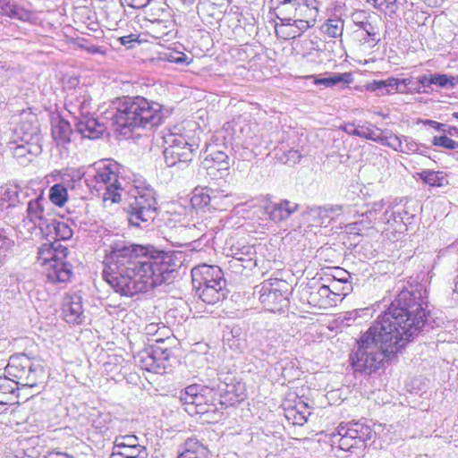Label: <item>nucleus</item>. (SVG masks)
<instances>
[{
	"label": "nucleus",
	"mask_w": 458,
	"mask_h": 458,
	"mask_svg": "<svg viewBox=\"0 0 458 458\" xmlns=\"http://www.w3.org/2000/svg\"><path fill=\"white\" fill-rule=\"evenodd\" d=\"M423 292L422 288L402 290L360 335L350 355L354 372L376 373L424 329L428 313Z\"/></svg>",
	"instance_id": "1"
},
{
	"label": "nucleus",
	"mask_w": 458,
	"mask_h": 458,
	"mask_svg": "<svg viewBox=\"0 0 458 458\" xmlns=\"http://www.w3.org/2000/svg\"><path fill=\"white\" fill-rule=\"evenodd\" d=\"M103 276L115 293L133 297L170 281L179 267L174 252L116 239L106 244Z\"/></svg>",
	"instance_id": "2"
},
{
	"label": "nucleus",
	"mask_w": 458,
	"mask_h": 458,
	"mask_svg": "<svg viewBox=\"0 0 458 458\" xmlns=\"http://www.w3.org/2000/svg\"><path fill=\"white\" fill-rule=\"evenodd\" d=\"M114 106L113 121L115 131L124 136L138 129L150 130L157 127L168 114L162 105L141 96L120 98Z\"/></svg>",
	"instance_id": "3"
},
{
	"label": "nucleus",
	"mask_w": 458,
	"mask_h": 458,
	"mask_svg": "<svg viewBox=\"0 0 458 458\" xmlns=\"http://www.w3.org/2000/svg\"><path fill=\"white\" fill-rule=\"evenodd\" d=\"M123 167L114 160L106 159L96 162L84 171L83 168L72 171V184H68L72 190L81 186V181L85 178V182L89 188L97 191L102 196L104 203L109 201L111 204L118 203L122 199V191L123 190L121 179L123 177Z\"/></svg>",
	"instance_id": "4"
},
{
	"label": "nucleus",
	"mask_w": 458,
	"mask_h": 458,
	"mask_svg": "<svg viewBox=\"0 0 458 458\" xmlns=\"http://www.w3.org/2000/svg\"><path fill=\"white\" fill-rule=\"evenodd\" d=\"M40 361L24 352L10 356L4 368V375L0 376V398H18L15 392L21 388H33L44 376Z\"/></svg>",
	"instance_id": "5"
},
{
	"label": "nucleus",
	"mask_w": 458,
	"mask_h": 458,
	"mask_svg": "<svg viewBox=\"0 0 458 458\" xmlns=\"http://www.w3.org/2000/svg\"><path fill=\"white\" fill-rule=\"evenodd\" d=\"M123 210L131 226L148 228L157 216L158 203L155 189L141 176L133 174Z\"/></svg>",
	"instance_id": "6"
},
{
	"label": "nucleus",
	"mask_w": 458,
	"mask_h": 458,
	"mask_svg": "<svg viewBox=\"0 0 458 458\" xmlns=\"http://www.w3.org/2000/svg\"><path fill=\"white\" fill-rule=\"evenodd\" d=\"M179 399L190 415H207L208 419L215 421L220 420L223 416L211 380L206 386L199 384L188 386L180 391Z\"/></svg>",
	"instance_id": "7"
},
{
	"label": "nucleus",
	"mask_w": 458,
	"mask_h": 458,
	"mask_svg": "<svg viewBox=\"0 0 458 458\" xmlns=\"http://www.w3.org/2000/svg\"><path fill=\"white\" fill-rule=\"evenodd\" d=\"M376 435L365 419L340 423L332 434L331 440L341 450L356 455L361 454Z\"/></svg>",
	"instance_id": "8"
},
{
	"label": "nucleus",
	"mask_w": 458,
	"mask_h": 458,
	"mask_svg": "<svg viewBox=\"0 0 458 458\" xmlns=\"http://www.w3.org/2000/svg\"><path fill=\"white\" fill-rule=\"evenodd\" d=\"M38 260L46 267V276L49 282L65 284L72 278V266L64 259L68 255L67 247L60 242L43 243L38 250Z\"/></svg>",
	"instance_id": "9"
},
{
	"label": "nucleus",
	"mask_w": 458,
	"mask_h": 458,
	"mask_svg": "<svg viewBox=\"0 0 458 458\" xmlns=\"http://www.w3.org/2000/svg\"><path fill=\"white\" fill-rule=\"evenodd\" d=\"M259 294L260 303L267 311L281 313L289 307V286L284 280L272 278L264 281Z\"/></svg>",
	"instance_id": "10"
},
{
	"label": "nucleus",
	"mask_w": 458,
	"mask_h": 458,
	"mask_svg": "<svg viewBox=\"0 0 458 458\" xmlns=\"http://www.w3.org/2000/svg\"><path fill=\"white\" fill-rule=\"evenodd\" d=\"M215 386L221 411L241 403L246 397L244 385L229 373L220 370L217 379L211 380Z\"/></svg>",
	"instance_id": "11"
},
{
	"label": "nucleus",
	"mask_w": 458,
	"mask_h": 458,
	"mask_svg": "<svg viewBox=\"0 0 458 458\" xmlns=\"http://www.w3.org/2000/svg\"><path fill=\"white\" fill-rule=\"evenodd\" d=\"M13 140L14 143H37L42 144L43 136L37 114L30 109H23L19 114L13 115Z\"/></svg>",
	"instance_id": "12"
},
{
	"label": "nucleus",
	"mask_w": 458,
	"mask_h": 458,
	"mask_svg": "<svg viewBox=\"0 0 458 458\" xmlns=\"http://www.w3.org/2000/svg\"><path fill=\"white\" fill-rule=\"evenodd\" d=\"M171 354V349L157 345L141 352L139 356L142 369L149 372L162 374L170 366Z\"/></svg>",
	"instance_id": "13"
},
{
	"label": "nucleus",
	"mask_w": 458,
	"mask_h": 458,
	"mask_svg": "<svg viewBox=\"0 0 458 458\" xmlns=\"http://www.w3.org/2000/svg\"><path fill=\"white\" fill-rule=\"evenodd\" d=\"M275 5L274 13L280 21V31L286 34L287 31L294 30V20L297 13V0H271Z\"/></svg>",
	"instance_id": "14"
},
{
	"label": "nucleus",
	"mask_w": 458,
	"mask_h": 458,
	"mask_svg": "<svg viewBox=\"0 0 458 458\" xmlns=\"http://www.w3.org/2000/svg\"><path fill=\"white\" fill-rule=\"evenodd\" d=\"M231 127L236 142L248 143L250 146L262 143L261 135L258 133L259 126L256 123L238 118L232 122Z\"/></svg>",
	"instance_id": "15"
},
{
	"label": "nucleus",
	"mask_w": 458,
	"mask_h": 458,
	"mask_svg": "<svg viewBox=\"0 0 458 458\" xmlns=\"http://www.w3.org/2000/svg\"><path fill=\"white\" fill-rule=\"evenodd\" d=\"M318 13V7H307L298 4L296 18L294 23H293L294 30L286 32L287 38H294L299 37L310 28L315 26Z\"/></svg>",
	"instance_id": "16"
},
{
	"label": "nucleus",
	"mask_w": 458,
	"mask_h": 458,
	"mask_svg": "<svg viewBox=\"0 0 458 458\" xmlns=\"http://www.w3.org/2000/svg\"><path fill=\"white\" fill-rule=\"evenodd\" d=\"M331 291L329 284H309L304 290L308 303L313 307L323 309L336 305Z\"/></svg>",
	"instance_id": "17"
},
{
	"label": "nucleus",
	"mask_w": 458,
	"mask_h": 458,
	"mask_svg": "<svg viewBox=\"0 0 458 458\" xmlns=\"http://www.w3.org/2000/svg\"><path fill=\"white\" fill-rule=\"evenodd\" d=\"M192 285L193 287H199L200 284H207V282H213V284H225L224 273L217 266H210L201 264L192 268L191 270Z\"/></svg>",
	"instance_id": "18"
},
{
	"label": "nucleus",
	"mask_w": 458,
	"mask_h": 458,
	"mask_svg": "<svg viewBox=\"0 0 458 458\" xmlns=\"http://www.w3.org/2000/svg\"><path fill=\"white\" fill-rule=\"evenodd\" d=\"M76 131L83 137L89 140L98 139L105 131L104 123L89 114L75 116Z\"/></svg>",
	"instance_id": "19"
},
{
	"label": "nucleus",
	"mask_w": 458,
	"mask_h": 458,
	"mask_svg": "<svg viewBox=\"0 0 458 458\" xmlns=\"http://www.w3.org/2000/svg\"><path fill=\"white\" fill-rule=\"evenodd\" d=\"M64 319L69 324H81L84 319L82 299L78 294H67L64 298L63 306Z\"/></svg>",
	"instance_id": "20"
},
{
	"label": "nucleus",
	"mask_w": 458,
	"mask_h": 458,
	"mask_svg": "<svg viewBox=\"0 0 458 458\" xmlns=\"http://www.w3.org/2000/svg\"><path fill=\"white\" fill-rule=\"evenodd\" d=\"M44 225H41V232L44 233L47 237L53 240V242H60L61 241H68L72 239L73 235V230L68 225V223L50 217L48 221L44 222Z\"/></svg>",
	"instance_id": "21"
},
{
	"label": "nucleus",
	"mask_w": 458,
	"mask_h": 458,
	"mask_svg": "<svg viewBox=\"0 0 458 458\" xmlns=\"http://www.w3.org/2000/svg\"><path fill=\"white\" fill-rule=\"evenodd\" d=\"M0 15L23 22L34 24L37 21L35 13L19 4L15 0H4L0 2Z\"/></svg>",
	"instance_id": "22"
},
{
	"label": "nucleus",
	"mask_w": 458,
	"mask_h": 458,
	"mask_svg": "<svg viewBox=\"0 0 458 458\" xmlns=\"http://www.w3.org/2000/svg\"><path fill=\"white\" fill-rule=\"evenodd\" d=\"M68 111L75 116L89 114L91 98L83 88L75 89L66 98Z\"/></svg>",
	"instance_id": "23"
},
{
	"label": "nucleus",
	"mask_w": 458,
	"mask_h": 458,
	"mask_svg": "<svg viewBox=\"0 0 458 458\" xmlns=\"http://www.w3.org/2000/svg\"><path fill=\"white\" fill-rule=\"evenodd\" d=\"M11 144L13 146H11L10 148L12 149L13 157L22 166L30 164L42 152V144L33 142L14 143L13 140Z\"/></svg>",
	"instance_id": "24"
},
{
	"label": "nucleus",
	"mask_w": 458,
	"mask_h": 458,
	"mask_svg": "<svg viewBox=\"0 0 458 458\" xmlns=\"http://www.w3.org/2000/svg\"><path fill=\"white\" fill-rule=\"evenodd\" d=\"M299 208V205L287 199H282L279 202H270L265 207V213L269 219L275 223H279L288 219Z\"/></svg>",
	"instance_id": "25"
},
{
	"label": "nucleus",
	"mask_w": 458,
	"mask_h": 458,
	"mask_svg": "<svg viewBox=\"0 0 458 458\" xmlns=\"http://www.w3.org/2000/svg\"><path fill=\"white\" fill-rule=\"evenodd\" d=\"M412 82L411 79H397L389 77L386 80L373 81L368 85V89L375 92L377 96H386L395 92H403L400 86H408Z\"/></svg>",
	"instance_id": "26"
},
{
	"label": "nucleus",
	"mask_w": 458,
	"mask_h": 458,
	"mask_svg": "<svg viewBox=\"0 0 458 458\" xmlns=\"http://www.w3.org/2000/svg\"><path fill=\"white\" fill-rule=\"evenodd\" d=\"M346 206L339 204H326L324 206H315L309 208L308 214L323 225L338 218L345 210Z\"/></svg>",
	"instance_id": "27"
},
{
	"label": "nucleus",
	"mask_w": 458,
	"mask_h": 458,
	"mask_svg": "<svg viewBox=\"0 0 458 458\" xmlns=\"http://www.w3.org/2000/svg\"><path fill=\"white\" fill-rule=\"evenodd\" d=\"M45 204H47V200L41 191L36 198L30 199L27 207V217L35 225L41 228L45 224V221H48L49 217L44 216Z\"/></svg>",
	"instance_id": "28"
},
{
	"label": "nucleus",
	"mask_w": 458,
	"mask_h": 458,
	"mask_svg": "<svg viewBox=\"0 0 458 458\" xmlns=\"http://www.w3.org/2000/svg\"><path fill=\"white\" fill-rule=\"evenodd\" d=\"M232 259L229 261L232 267L250 268L256 264L253 259L255 251L252 246L244 245L242 247L233 246Z\"/></svg>",
	"instance_id": "29"
},
{
	"label": "nucleus",
	"mask_w": 458,
	"mask_h": 458,
	"mask_svg": "<svg viewBox=\"0 0 458 458\" xmlns=\"http://www.w3.org/2000/svg\"><path fill=\"white\" fill-rule=\"evenodd\" d=\"M164 141L167 144L166 148H173L178 153H184L186 150L191 151L192 157L199 148V143L195 140L190 141L183 135L172 131L164 136Z\"/></svg>",
	"instance_id": "30"
},
{
	"label": "nucleus",
	"mask_w": 458,
	"mask_h": 458,
	"mask_svg": "<svg viewBox=\"0 0 458 458\" xmlns=\"http://www.w3.org/2000/svg\"><path fill=\"white\" fill-rule=\"evenodd\" d=\"M193 288L199 299L208 304H215L219 301L224 300L227 294L225 284H213L212 285Z\"/></svg>",
	"instance_id": "31"
},
{
	"label": "nucleus",
	"mask_w": 458,
	"mask_h": 458,
	"mask_svg": "<svg viewBox=\"0 0 458 458\" xmlns=\"http://www.w3.org/2000/svg\"><path fill=\"white\" fill-rule=\"evenodd\" d=\"M148 34L156 39L170 41L175 36V24L171 20H155L148 26Z\"/></svg>",
	"instance_id": "32"
},
{
	"label": "nucleus",
	"mask_w": 458,
	"mask_h": 458,
	"mask_svg": "<svg viewBox=\"0 0 458 458\" xmlns=\"http://www.w3.org/2000/svg\"><path fill=\"white\" fill-rule=\"evenodd\" d=\"M177 458H209V451L197 438H188L180 446Z\"/></svg>",
	"instance_id": "33"
},
{
	"label": "nucleus",
	"mask_w": 458,
	"mask_h": 458,
	"mask_svg": "<svg viewBox=\"0 0 458 458\" xmlns=\"http://www.w3.org/2000/svg\"><path fill=\"white\" fill-rule=\"evenodd\" d=\"M72 133L70 123L63 118H56L52 121V137L57 146L65 148L71 142Z\"/></svg>",
	"instance_id": "34"
},
{
	"label": "nucleus",
	"mask_w": 458,
	"mask_h": 458,
	"mask_svg": "<svg viewBox=\"0 0 458 458\" xmlns=\"http://www.w3.org/2000/svg\"><path fill=\"white\" fill-rule=\"evenodd\" d=\"M163 155L165 162L169 167L178 166L179 168L183 169L192 161L191 151L188 150L184 151V153H178L174 151V149L165 147L163 151Z\"/></svg>",
	"instance_id": "35"
},
{
	"label": "nucleus",
	"mask_w": 458,
	"mask_h": 458,
	"mask_svg": "<svg viewBox=\"0 0 458 458\" xmlns=\"http://www.w3.org/2000/svg\"><path fill=\"white\" fill-rule=\"evenodd\" d=\"M385 207L386 201L384 199L367 204L366 210L361 213L362 219L359 222H356L354 225L365 224V226L369 227L377 220V223L380 224V216H378L381 213L383 214V209Z\"/></svg>",
	"instance_id": "36"
},
{
	"label": "nucleus",
	"mask_w": 458,
	"mask_h": 458,
	"mask_svg": "<svg viewBox=\"0 0 458 458\" xmlns=\"http://www.w3.org/2000/svg\"><path fill=\"white\" fill-rule=\"evenodd\" d=\"M72 173L68 174L67 176L70 177L67 180V184H72ZM68 188L69 185L64 186L62 183H55L49 189L48 199L49 200L57 207H63L66 201L68 200ZM70 189H72L70 187Z\"/></svg>",
	"instance_id": "37"
},
{
	"label": "nucleus",
	"mask_w": 458,
	"mask_h": 458,
	"mask_svg": "<svg viewBox=\"0 0 458 458\" xmlns=\"http://www.w3.org/2000/svg\"><path fill=\"white\" fill-rule=\"evenodd\" d=\"M396 206L388 205L379 217L381 224L387 225L395 231H402V217L399 209H395Z\"/></svg>",
	"instance_id": "38"
},
{
	"label": "nucleus",
	"mask_w": 458,
	"mask_h": 458,
	"mask_svg": "<svg viewBox=\"0 0 458 458\" xmlns=\"http://www.w3.org/2000/svg\"><path fill=\"white\" fill-rule=\"evenodd\" d=\"M352 80L351 72L331 73L327 77L315 79L314 83L317 85H324L325 87H333L339 83L349 84Z\"/></svg>",
	"instance_id": "39"
},
{
	"label": "nucleus",
	"mask_w": 458,
	"mask_h": 458,
	"mask_svg": "<svg viewBox=\"0 0 458 458\" xmlns=\"http://www.w3.org/2000/svg\"><path fill=\"white\" fill-rule=\"evenodd\" d=\"M261 144H255L253 146L249 145L248 143H239L235 142L233 149L235 154L243 161H251L256 158L259 152V148Z\"/></svg>",
	"instance_id": "40"
},
{
	"label": "nucleus",
	"mask_w": 458,
	"mask_h": 458,
	"mask_svg": "<svg viewBox=\"0 0 458 458\" xmlns=\"http://www.w3.org/2000/svg\"><path fill=\"white\" fill-rule=\"evenodd\" d=\"M421 181L430 187H442L444 185L445 174L441 171H433L429 169L422 170L417 174Z\"/></svg>",
	"instance_id": "41"
},
{
	"label": "nucleus",
	"mask_w": 458,
	"mask_h": 458,
	"mask_svg": "<svg viewBox=\"0 0 458 458\" xmlns=\"http://www.w3.org/2000/svg\"><path fill=\"white\" fill-rule=\"evenodd\" d=\"M19 192L17 189L0 188V210H5L14 207L18 202Z\"/></svg>",
	"instance_id": "42"
},
{
	"label": "nucleus",
	"mask_w": 458,
	"mask_h": 458,
	"mask_svg": "<svg viewBox=\"0 0 458 458\" xmlns=\"http://www.w3.org/2000/svg\"><path fill=\"white\" fill-rule=\"evenodd\" d=\"M377 143L391 148L394 151L400 152L402 150L403 135L398 136L392 132L390 130H382L380 140Z\"/></svg>",
	"instance_id": "43"
},
{
	"label": "nucleus",
	"mask_w": 458,
	"mask_h": 458,
	"mask_svg": "<svg viewBox=\"0 0 458 458\" xmlns=\"http://www.w3.org/2000/svg\"><path fill=\"white\" fill-rule=\"evenodd\" d=\"M177 230L180 232H186L187 234L191 239H199L202 235H204L207 230V225L203 223V221L194 222L192 224H181L178 226H175Z\"/></svg>",
	"instance_id": "44"
},
{
	"label": "nucleus",
	"mask_w": 458,
	"mask_h": 458,
	"mask_svg": "<svg viewBox=\"0 0 458 458\" xmlns=\"http://www.w3.org/2000/svg\"><path fill=\"white\" fill-rule=\"evenodd\" d=\"M344 21L341 18L328 19L322 26V31L330 38H339L344 32Z\"/></svg>",
	"instance_id": "45"
},
{
	"label": "nucleus",
	"mask_w": 458,
	"mask_h": 458,
	"mask_svg": "<svg viewBox=\"0 0 458 458\" xmlns=\"http://www.w3.org/2000/svg\"><path fill=\"white\" fill-rule=\"evenodd\" d=\"M205 161H212L214 165H216L217 170H227L229 168V157L222 150L210 149V153L206 157Z\"/></svg>",
	"instance_id": "46"
},
{
	"label": "nucleus",
	"mask_w": 458,
	"mask_h": 458,
	"mask_svg": "<svg viewBox=\"0 0 458 458\" xmlns=\"http://www.w3.org/2000/svg\"><path fill=\"white\" fill-rule=\"evenodd\" d=\"M329 287L332 290V296L335 303L345 297L352 290V285L349 283H340L335 279H329Z\"/></svg>",
	"instance_id": "47"
},
{
	"label": "nucleus",
	"mask_w": 458,
	"mask_h": 458,
	"mask_svg": "<svg viewBox=\"0 0 458 458\" xmlns=\"http://www.w3.org/2000/svg\"><path fill=\"white\" fill-rule=\"evenodd\" d=\"M433 85L440 89H450L458 83V76H449L444 73H432Z\"/></svg>",
	"instance_id": "48"
},
{
	"label": "nucleus",
	"mask_w": 458,
	"mask_h": 458,
	"mask_svg": "<svg viewBox=\"0 0 458 458\" xmlns=\"http://www.w3.org/2000/svg\"><path fill=\"white\" fill-rule=\"evenodd\" d=\"M359 132L360 134L358 137L364 138L377 143V141L380 140L382 130L373 125L372 123H366L363 125H360Z\"/></svg>",
	"instance_id": "49"
},
{
	"label": "nucleus",
	"mask_w": 458,
	"mask_h": 458,
	"mask_svg": "<svg viewBox=\"0 0 458 458\" xmlns=\"http://www.w3.org/2000/svg\"><path fill=\"white\" fill-rule=\"evenodd\" d=\"M284 416L287 420L293 425L302 426L308 420L310 415L305 414L304 411H299L292 408L291 404H287L284 408Z\"/></svg>",
	"instance_id": "50"
},
{
	"label": "nucleus",
	"mask_w": 458,
	"mask_h": 458,
	"mask_svg": "<svg viewBox=\"0 0 458 458\" xmlns=\"http://www.w3.org/2000/svg\"><path fill=\"white\" fill-rule=\"evenodd\" d=\"M367 2L385 13L394 14L398 10L397 0H367Z\"/></svg>",
	"instance_id": "51"
},
{
	"label": "nucleus",
	"mask_w": 458,
	"mask_h": 458,
	"mask_svg": "<svg viewBox=\"0 0 458 458\" xmlns=\"http://www.w3.org/2000/svg\"><path fill=\"white\" fill-rule=\"evenodd\" d=\"M114 445H115V448H119L122 450L132 448L135 446H143L139 443L138 437L134 435H124L116 437Z\"/></svg>",
	"instance_id": "52"
},
{
	"label": "nucleus",
	"mask_w": 458,
	"mask_h": 458,
	"mask_svg": "<svg viewBox=\"0 0 458 458\" xmlns=\"http://www.w3.org/2000/svg\"><path fill=\"white\" fill-rule=\"evenodd\" d=\"M420 148H429L427 145L416 141L411 137L403 135L402 150H400V152L413 154L420 151Z\"/></svg>",
	"instance_id": "53"
},
{
	"label": "nucleus",
	"mask_w": 458,
	"mask_h": 458,
	"mask_svg": "<svg viewBox=\"0 0 458 458\" xmlns=\"http://www.w3.org/2000/svg\"><path fill=\"white\" fill-rule=\"evenodd\" d=\"M431 143L435 147H440L449 150L458 148V142L445 134L434 136L431 140Z\"/></svg>",
	"instance_id": "54"
},
{
	"label": "nucleus",
	"mask_w": 458,
	"mask_h": 458,
	"mask_svg": "<svg viewBox=\"0 0 458 458\" xmlns=\"http://www.w3.org/2000/svg\"><path fill=\"white\" fill-rule=\"evenodd\" d=\"M209 190H202L200 192L194 191L193 196L191 199V202L193 208H204L210 205L211 198L208 194Z\"/></svg>",
	"instance_id": "55"
},
{
	"label": "nucleus",
	"mask_w": 458,
	"mask_h": 458,
	"mask_svg": "<svg viewBox=\"0 0 458 458\" xmlns=\"http://www.w3.org/2000/svg\"><path fill=\"white\" fill-rule=\"evenodd\" d=\"M13 244L14 242L5 235L3 229H0V266L4 264L6 252L12 249Z\"/></svg>",
	"instance_id": "56"
},
{
	"label": "nucleus",
	"mask_w": 458,
	"mask_h": 458,
	"mask_svg": "<svg viewBox=\"0 0 458 458\" xmlns=\"http://www.w3.org/2000/svg\"><path fill=\"white\" fill-rule=\"evenodd\" d=\"M125 458H148V453L145 446H135L123 450Z\"/></svg>",
	"instance_id": "57"
},
{
	"label": "nucleus",
	"mask_w": 458,
	"mask_h": 458,
	"mask_svg": "<svg viewBox=\"0 0 458 458\" xmlns=\"http://www.w3.org/2000/svg\"><path fill=\"white\" fill-rule=\"evenodd\" d=\"M284 157L285 158L284 160V164L293 165H295L300 162L301 155L300 154V152L298 150L292 148V149L287 150L284 154Z\"/></svg>",
	"instance_id": "58"
},
{
	"label": "nucleus",
	"mask_w": 458,
	"mask_h": 458,
	"mask_svg": "<svg viewBox=\"0 0 458 458\" xmlns=\"http://www.w3.org/2000/svg\"><path fill=\"white\" fill-rule=\"evenodd\" d=\"M418 123H422L423 125L428 126L439 132H443L445 128V123H442L430 119H420Z\"/></svg>",
	"instance_id": "59"
},
{
	"label": "nucleus",
	"mask_w": 458,
	"mask_h": 458,
	"mask_svg": "<svg viewBox=\"0 0 458 458\" xmlns=\"http://www.w3.org/2000/svg\"><path fill=\"white\" fill-rule=\"evenodd\" d=\"M360 28L362 29L368 37L370 38L372 41H375L376 43L378 42V38H377V32L375 31V28L373 25L368 21H362L360 24Z\"/></svg>",
	"instance_id": "60"
},
{
	"label": "nucleus",
	"mask_w": 458,
	"mask_h": 458,
	"mask_svg": "<svg viewBox=\"0 0 458 458\" xmlns=\"http://www.w3.org/2000/svg\"><path fill=\"white\" fill-rule=\"evenodd\" d=\"M350 273L344 268L337 267L333 275L332 279H335L340 283H349Z\"/></svg>",
	"instance_id": "61"
},
{
	"label": "nucleus",
	"mask_w": 458,
	"mask_h": 458,
	"mask_svg": "<svg viewBox=\"0 0 458 458\" xmlns=\"http://www.w3.org/2000/svg\"><path fill=\"white\" fill-rule=\"evenodd\" d=\"M344 132L352 136H359L360 125H356L354 123H346L340 127Z\"/></svg>",
	"instance_id": "62"
},
{
	"label": "nucleus",
	"mask_w": 458,
	"mask_h": 458,
	"mask_svg": "<svg viewBox=\"0 0 458 458\" xmlns=\"http://www.w3.org/2000/svg\"><path fill=\"white\" fill-rule=\"evenodd\" d=\"M119 41L123 46H125L128 48H131L133 47V44L138 42V37L134 34H130L119 38Z\"/></svg>",
	"instance_id": "63"
},
{
	"label": "nucleus",
	"mask_w": 458,
	"mask_h": 458,
	"mask_svg": "<svg viewBox=\"0 0 458 458\" xmlns=\"http://www.w3.org/2000/svg\"><path fill=\"white\" fill-rule=\"evenodd\" d=\"M417 83L420 87L428 88L433 85L432 73L422 74L417 78Z\"/></svg>",
	"instance_id": "64"
}]
</instances>
